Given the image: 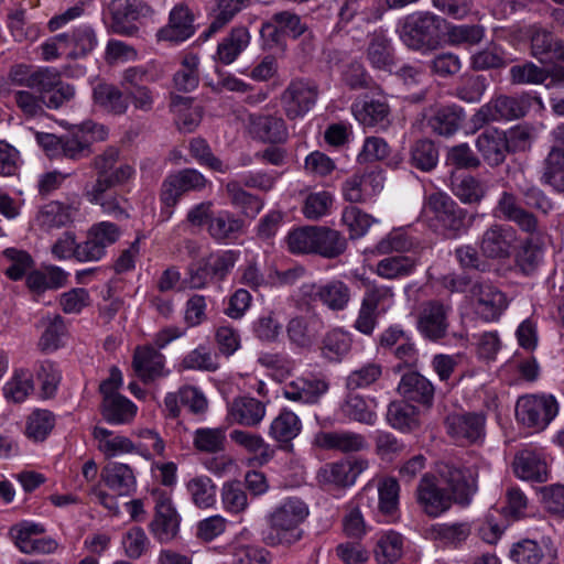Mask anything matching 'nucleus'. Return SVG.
I'll return each instance as SVG.
<instances>
[{"instance_id":"nucleus-53","label":"nucleus","mask_w":564,"mask_h":564,"mask_svg":"<svg viewBox=\"0 0 564 564\" xmlns=\"http://www.w3.org/2000/svg\"><path fill=\"white\" fill-rule=\"evenodd\" d=\"M301 431V421L292 411L283 410L272 421L269 434L281 443H289L295 438Z\"/></svg>"},{"instance_id":"nucleus-50","label":"nucleus","mask_w":564,"mask_h":564,"mask_svg":"<svg viewBox=\"0 0 564 564\" xmlns=\"http://www.w3.org/2000/svg\"><path fill=\"white\" fill-rule=\"evenodd\" d=\"M453 194L463 204H479L487 195L488 186L485 182L471 175H466L452 183Z\"/></svg>"},{"instance_id":"nucleus-40","label":"nucleus","mask_w":564,"mask_h":564,"mask_svg":"<svg viewBox=\"0 0 564 564\" xmlns=\"http://www.w3.org/2000/svg\"><path fill=\"white\" fill-rule=\"evenodd\" d=\"M248 1L249 0H217L209 12L212 21L204 32L205 37H210L224 29L235 15L246 7Z\"/></svg>"},{"instance_id":"nucleus-38","label":"nucleus","mask_w":564,"mask_h":564,"mask_svg":"<svg viewBox=\"0 0 564 564\" xmlns=\"http://www.w3.org/2000/svg\"><path fill=\"white\" fill-rule=\"evenodd\" d=\"M230 438L254 455L251 459L254 465H264L274 456V449L260 435L235 430L230 433Z\"/></svg>"},{"instance_id":"nucleus-28","label":"nucleus","mask_w":564,"mask_h":564,"mask_svg":"<svg viewBox=\"0 0 564 564\" xmlns=\"http://www.w3.org/2000/svg\"><path fill=\"white\" fill-rule=\"evenodd\" d=\"M262 31H271L270 37L274 42H279L282 35L299 39L308 32V26L296 13L280 11L274 13L270 21L263 24Z\"/></svg>"},{"instance_id":"nucleus-56","label":"nucleus","mask_w":564,"mask_h":564,"mask_svg":"<svg viewBox=\"0 0 564 564\" xmlns=\"http://www.w3.org/2000/svg\"><path fill=\"white\" fill-rule=\"evenodd\" d=\"M199 58L196 55H186L180 69L174 74V87L184 93L194 90L199 83Z\"/></svg>"},{"instance_id":"nucleus-26","label":"nucleus","mask_w":564,"mask_h":564,"mask_svg":"<svg viewBox=\"0 0 564 564\" xmlns=\"http://www.w3.org/2000/svg\"><path fill=\"white\" fill-rule=\"evenodd\" d=\"M530 40V53L541 63L552 62L558 58L564 43L551 31L533 25L528 30Z\"/></svg>"},{"instance_id":"nucleus-12","label":"nucleus","mask_w":564,"mask_h":564,"mask_svg":"<svg viewBox=\"0 0 564 564\" xmlns=\"http://www.w3.org/2000/svg\"><path fill=\"white\" fill-rule=\"evenodd\" d=\"M451 306L441 301L424 302L419 311L417 329L430 340H438L446 336Z\"/></svg>"},{"instance_id":"nucleus-48","label":"nucleus","mask_w":564,"mask_h":564,"mask_svg":"<svg viewBox=\"0 0 564 564\" xmlns=\"http://www.w3.org/2000/svg\"><path fill=\"white\" fill-rule=\"evenodd\" d=\"M541 183L558 193L564 192V152L550 149L543 162Z\"/></svg>"},{"instance_id":"nucleus-24","label":"nucleus","mask_w":564,"mask_h":564,"mask_svg":"<svg viewBox=\"0 0 564 564\" xmlns=\"http://www.w3.org/2000/svg\"><path fill=\"white\" fill-rule=\"evenodd\" d=\"M251 42V34L243 25L235 26L221 39L214 55L215 62L223 65H230L248 48Z\"/></svg>"},{"instance_id":"nucleus-16","label":"nucleus","mask_w":564,"mask_h":564,"mask_svg":"<svg viewBox=\"0 0 564 564\" xmlns=\"http://www.w3.org/2000/svg\"><path fill=\"white\" fill-rule=\"evenodd\" d=\"M470 293L477 314L485 321H496L507 308L506 295L491 284L475 283Z\"/></svg>"},{"instance_id":"nucleus-15","label":"nucleus","mask_w":564,"mask_h":564,"mask_svg":"<svg viewBox=\"0 0 564 564\" xmlns=\"http://www.w3.org/2000/svg\"><path fill=\"white\" fill-rule=\"evenodd\" d=\"M368 467L369 462L365 458L345 459L322 467L318 470L317 478L323 484L348 487L354 485L358 476Z\"/></svg>"},{"instance_id":"nucleus-51","label":"nucleus","mask_w":564,"mask_h":564,"mask_svg":"<svg viewBox=\"0 0 564 564\" xmlns=\"http://www.w3.org/2000/svg\"><path fill=\"white\" fill-rule=\"evenodd\" d=\"M44 323L45 329L39 339L37 347L42 352L50 354L63 346L67 328L61 315L47 317Z\"/></svg>"},{"instance_id":"nucleus-27","label":"nucleus","mask_w":564,"mask_h":564,"mask_svg":"<svg viewBox=\"0 0 564 564\" xmlns=\"http://www.w3.org/2000/svg\"><path fill=\"white\" fill-rule=\"evenodd\" d=\"M475 144L484 161L490 166H498L505 161L508 140L503 131L487 129L477 137Z\"/></svg>"},{"instance_id":"nucleus-33","label":"nucleus","mask_w":564,"mask_h":564,"mask_svg":"<svg viewBox=\"0 0 564 564\" xmlns=\"http://www.w3.org/2000/svg\"><path fill=\"white\" fill-rule=\"evenodd\" d=\"M264 415V403L249 397L236 398L228 409L229 419L245 426L258 425L263 420Z\"/></svg>"},{"instance_id":"nucleus-58","label":"nucleus","mask_w":564,"mask_h":564,"mask_svg":"<svg viewBox=\"0 0 564 564\" xmlns=\"http://www.w3.org/2000/svg\"><path fill=\"white\" fill-rule=\"evenodd\" d=\"M68 35V57L70 58L83 57L90 53L97 45L96 33L88 25H80Z\"/></svg>"},{"instance_id":"nucleus-42","label":"nucleus","mask_w":564,"mask_h":564,"mask_svg":"<svg viewBox=\"0 0 564 564\" xmlns=\"http://www.w3.org/2000/svg\"><path fill=\"white\" fill-rule=\"evenodd\" d=\"M355 118L366 127L382 126L388 123L389 106L383 100H361L352 105Z\"/></svg>"},{"instance_id":"nucleus-63","label":"nucleus","mask_w":564,"mask_h":564,"mask_svg":"<svg viewBox=\"0 0 564 564\" xmlns=\"http://www.w3.org/2000/svg\"><path fill=\"white\" fill-rule=\"evenodd\" d=\"M350 346L351 339L347 333L333 329L323 339L322 354L325 358L337 361L350 350Z\"/></svg>"},{"instance_id":"nucleus-35","label":"nucleus","mask_w":564,"mask_h":564,"mask_svg":"<svg viewBox=\"0 0 564 564\" xmlns=\"http://www.w3.org/2000/svg\"><path fill=\"white\" fill-rule=\"evenodd\" d=\"M346 238L337 230L314 226V253L326 259H334L345 252Z\"/></svg>"},{"instance_id":"nucleus-64","label":"nucleus","mask_w":564,"mask_h":564,"mask_svg":"<svg viewBox=\"0 0 564 564\" xmlns=\"http://www.w3.org/2000/svg\"><path fill=\"white\" fill-rule=\"evenodd\" d=\"M334 198L329 192L310 193L303 203L302 213L310 220H318L329 214Z\"/></svg>"},{"instance_id":"nucleus-44","label":"nucleus","mask_w":564,"mask_h":564,"mask_svg":"<svg viewBox=\"0 0 564 564\" xmlns=\"http://www.w3.org/2000/svg\"><path fill=\"white\" fill-rule=\"evenodd\" d=\"M102 415L111 424L129 423L137 413L133 402L121 394L109 395L102 401Z\"/></svg>"},{"instance_id":"nucleus-62","label":"nucleus","mask_w":564,"mask_h":564,"mask_svg":"<svg viewBox=\"0 0 564 564\" xmlns=\"http://www.w3.org/2000/svg\"><path fill=\"white\" fill-rule=\"evenodd\" d=\"M45 532L43 525L29 521H23L10 529V535L15 546L25 554L33 553L34 538Z\"/></svg>"},{"instance_id":"nucleus-14","label":"nucleus","mask_w":564,"mask_h":564,"mask_svg":"<svg viewBox=\"0 0 564 564\" xmlns=\"http://www.w3.org/2000/svg\"><path fill=\"white\" fill-rule=\"evenodd\" d=\"M416 499L422 511L433 518L449 510L453 503L451 496L437 485L435 477L430 475L421 478L416 488Z\"/></svg>"},{"instance_id":"nucleus-6","label":"nucleus","mask_w":564,"mask_h":564,"mask_svg":"<svg viewBox=\"0 0 564 564\" xmlns=\"http://www.w3.org/2000/svg\"><path fill=\"white\" fill-rule=\"evenodd\" d=\"M148 72L143 67H128L122 72L120 86L127 94L129 106L133 111L150 113L154 111L158 94L156 91L143 85Z\"/></svg>"},{"instance_id":"nucleus-47","label":"nucleus","mask_w":564,"mask_h":564,"mask_svg":"<svg viewBox=\"0 0 564 564\" xmlns=\"http://www.w3.org/2000/svg\"><path fill=\"white\" fill-rule=\"evenodd\" d=\"M93 434L95 440L98 442L99 451L108 457L135 451V446L130 438L122 435H116L113 432L105 427L96 426Z\"/></svg>"},{"instance_id":"nucleus-25","label":"nucleus","mask_w":564,"mask_h":564,"mask_svg":"<svg viewBox=\"0 0 564 564\" xmlns=\"http://www.w3.org/2000/svg\"><path fill=\"white\" fill-rule=\"evenodd\" d=\"M328 382L318 378H296L283 387V395L294 402L316 403L328 391Z\"/></svg>"},{"instance_id":"nucleus-45","label":"nucleus","mask_w":564,"mask_h":564,"mask_svg":"<svg viewBox=\"0 0 564 564\" xmlns=\"http://www.w3.org/2000/svg\"><path fill=\"white\" fill-rule=\"evenodd\" d=\"M387 420L393 429L402 432H411L420 426L419 410L405 401L391 402Z\"/></svg>"},{"instance_id":"nucleus-57","label":"nucleus","mask_w":564,"mask_h":564,"mask_svg":"<svg viewBox=\"0 0 564 564\" xmlns=\"http://www.w3.org/2000/svg\"><path fill=\"white\" fill-rule=\"evenodd\" d=\"M226 430L223 427L197 429L193 435L195 448L204 453H218L225 448Z\"/></svg>"},{"instance_id":"nucleus-49","label":"nucleus","mask_w":564,"mask_h":564,"mask_svg":"<svg viewBox=\"0 0 564 564\" xmlns=\"http://www.w3.org/2000/svg\"><path fill=\"white\" fill-rule=\"evenodd\" d=\"M34 390L33 375L29 369L20 368L3 387V395L14 403L23 402Z\"/></svg>"},{"instance_id":"nucleus-46","label":"nucleus","mask_w":564,"mask_h":564,"mask_svg":"<svg viewBox=\"0 0 564 564\" xmlns=\"http://www.w3.org/2000/svg\"><path fill=\"white\" fill-rule=\"evenodd\" d=\"M109 12L111 15L110 29L113 33L130 36L138 31V28L133 24L132 1L111 0Z\"/></svg>"},{"instance_id":"nucleus-32","label":"nucleus","mask_w":564,"mask_h":564,"mask_svg":"<svg viewBox=\"0 0 564 564\" xmlns=\"http://www.w3.org/2000/svg\"><path fill=\"white\" fill-rule=\"evenodd\" d=\"M194 15L185 4H177L170 13L169 25L160 31L163 40L183 42L194 34Z\"/></svg>"},{"instance_id":"nucleus-21","label":"nucleus","mask_w":564,"mask_h":564,"mask_svg":"<svg viewBox=\"0 0 564 564\" xmlns=\"http://www.w3.org/2000/svg\"><path fill=\"white\" fill-rule=\"evenodd\" d=\"M314 444L321 449L341 453L360 452L367 447L365 436L350 431H321L315 434Z\"/></svg>"},{"instance_id":"nucleus-52","label":"nucleus","mask_w":564,"mask_h":564,"mask_svg":"<svg viewBox=\"0 0 564 564\" xmlns=\"http://www.w3.org/2000/svg\"><path fill=\"white\" fill-rule=\"evenodd\" d=\"M186 490L193 503L198 508L206 509L216 502V486L208 476L200 475L191 478L186 484Z\"/></svg>"},{"instance_id":"nucleus-13","label":"nucleus","mask_w":564,"mask_h":564,"mask_svg":"<svg viewBox=\"0 0 564 564\" xmlns=\"http://www.w3.org/2000/svg\"><path fill=\"white\" fill-rule=\"evenodd\" d=\"M78 213L79 207L74 203L52 200L37 210L34 226L44 232H51L73 224Z\"/></svg>"},{"instance_id":"nucleus-43","label":"nucleus","mask_w":564,"mask_h":564,"mask_svg":"<svg viewBox=\"0 0 564 564\" xmlns=\"http://www.w3.org/2000/svg\"><path fill=\"white\" fill-rule=\"evenodd\" d=\"M465 113L463 108L458 106H445L438 108L429 119L431 129L444 137L454 134L460 127Z\"/></svg>"},{"instance_id":"nucleus-37","label":"nucleus","mask_w":564,"mask_h":564,"mask_svg":"<svg viewBox=\"0 0 564 564\" xmlns=\"http://www.w3.org/2000/svg\"><path fill=\"white\" fill-rule=\"evenodd\" d=\"M416 259L409 256H390L379 260L373 272L384 280H399L410 276L416 269Z\"/></svg>"},{"instance_id":"nucleus-23","label":"nucleus","mask_w":564,"mask_h":564,"mask_svg":"<svg viewBox=\"0 0 564 564\" xmlns=\"http://www.w3.org/2000/svg\"><path fill=\"white\" fill-rule=\"evenodd\" d=\"M178 403L186 406L193 414H203L208 408L205 394L193 386H184L177 392H170L165 395L164 405L169 415L173 419L180 415Z\"/></svg>"},{"instance_id":"nucleus-55","label":"nucleus","mask_w":564,"mask_h":564,"mask_svg":"<svg viewBox=\"0 0 564 564\" xmlns=\"http://www.w3.org/2000/svg\"><path fill=\"white\" fill-rule=\"evenodd\" d=\"M508 65L505 50L498 45H489L470 56L474 70L500 69Z\"/></svg>"},{"instance_id":"nucleus-17","label":"nucleus","mask_w":564,"mask_h":564,"mask_svg":"<svg viewBox=\"0 0 564 564\" xmlns=\"http://www.w3.org/2000/svg\"><path fill=\"white\" fill-rule=\"evenodd\" d=\"M494 215L517 224L521 230L530 234L538 229V220L534 215L524 209L519 197L511 192L503 191L500 194L494 208Z\"/></svg>"},{"instance_id":"nucleus-22","label":"nucleus","mask_w":564,"mask_h":564,"mask_svg":"<svg viewBox=\"0 0 564 564\" xmlns=\"http://www.w3.org/2000/svg\"><path fill=\"white\" fill-rule=\"evenodd\" d=\"M243 231V219L227 209L215 213L207 226L208 235L219 243L234 242Z\"/></svg>"},{"instance_id":"nucleus-10","label":"nucleus","mask_w":564,"mask_h":564,"mask_svg":"<svg viewBox=\"0 0 564 564\" xmlns=\"http://www.w3.org/2000/svg\"><path fill=\"white\" fill-rule=\"evenodd\" d=\"M300 292L304 299L319 301L333 312L346 310L351 300V290L341 280H330L319 285L315 283H304Z\"/></svg>"},{"instance_id":"nucleus-59","label":"nucleus","mask_w":564,"mask_h":564,"mask_svg":"<svg viewBox=\"0 0 564 564\" xmlns=\"http://www.w3.org/2000/svg\"><path fill=\"white\" fill-rule=\"evenodd\" d=\"M367 56L375 68L390 69L393 64L390 41L382 34H373L367 50Z\"/></svg>"},{"instance_id":"nucleus-29","label":"nucleus","mask_w":564,"mask_h":564,"mask_svg":"<svg viewBox=\"0 0 564 564\" xmlns=\"http://www.w3.org/2000/svg\"><path fill=\"white\" fill-rule=\"evenodd\" d=\"M164 356L151 346L138 347L133 356V369L143 382L153 381L166 375Z\"/></svg>"},{"instance_id":"nucleus-11","label":"nucleus","mask_w":564,"mask_h":564,"mask_svg":"<svg viewBox=\"0 0 564 564\" xmlns=\"http://www.w3.org/2000/svg\"><path fill=\"white\" fill-rule=\"evenodd\" d=\"M525 110L523 105L514 97L499 96L481 106L471 117L475 130L492 121L513 120L522 117Z\"/></svg>"},{"instance_id":"nucleus-4","label":"nucleus","mask_w":564,"mask_h":564,"mask_svg":"<svg viewBox=\"0 0 564 564\" xmlns=\"http://www.w3.org/2000/svg\"><path fill=\"white\" fill-rule=\"evenodd\" d=\"M558 404L553 395H523L516 404L517 420L534 431H543L557 415Z\"/></svg>"},{"instance_id":"nucleus-9","label":"nucleus","mask_w":564,"mask_h":564,"mask_svg":"<svg viewBox=\"0 0 564 564\" xmlns=\"http://www.w3.org/2000/svg\"><path fill=\"white\" fill-rule=\"evenodd\" d=\"M207 183V178L195 169H183L171 173L162 183L161 200L167 207H173L185 193L202 191Z\"/></svg>"},{"instance_id":"nucleus-61","label":"nucleus","mask_w":564,"mask_h":564,"mask_svg":"<svg viewBox=\"0 0 564 564\" xmlns=\"http://www.w3.org/2000/svg\"><path fill=\"white\" fill-rule=\"evenodd\" d=\"M509 74L511 83L516 85H541L549 78V70L532 62L513 65Z\"/></svg>"},{"instance_id":"nucleus-39","label":"nucleus","mask_w":564,"mask_h":564,"mask_svg":"<svg viewBox=\"0 0 564 564\" xmlns=\"http://www.w3.org/2000/svg\"><path fill=\"white\" fill-rule=\"evenodd\" d=\"M171 111L176 116L178 128L192 132L202 120V109L193 105V99L180 95H171Z\"/></svg>"},{"instance_id":"nucleus-8","label":"nucleus","mask_w":564,"mask_h":564,"mask_svg":"<svg viewBox=\"0 0 564 564\" xmlns=\"http://www.w3.org/2000/svg\"><path fill=\"white\" fill-rule=\"evenodd\" d=\"M441 478L452 492L453 502L466 506L477 491V469L474 466L458 467L443 464L438 468Z\"/></svg>"},{"instance_id":"nucleus-3","label":"nucleus","mask_w":564,"mask_h":564,"mask_svg":"<svg viewBox=\"0 0 564 564\" xmlns=\"http://www.w3.org/2000/svg\"><path fill=\"white\" fill-rule=\"evenodd\" d=\"M440 20L430 12H414L399 22L400 40L411 50L431 51L435 48Z\"/></svg>"},{"instance_id":"nucleus-18","label":"nucleus","mask_w":564,"mask_h":564,"mask_svg":"<svg viewBox=\"0 0 564 564\" xmlns=\"http://www.w3.org/2000/svg\"><path fill=\"white\" fill-rule=\"evenodd\" d=\"M248 129L253 139L264 143H284L289 137L284 119L274 115H250Z\"/></svg>"},{"instance_id":"nucleus-54","label":"nucleus","mask_w":564,"mask_h":564,"mask_svg":"<svg viewBox=\"0 0 564 564\" xmlns=\"http://www.w3.org/2000/svg\"><path fill=\"white\" fill-rule=\"evenodd\" d=\"M402 551V536L398 532L388 531L378 539L375 556L380 564H391L401 557Z\"/></svg>"},{"instance_id":"nucleus-34","label":"nucleus","mask_w":564,"mask_h":564,"mask_svg":"<svg viewBox=\"0 0 564 564\" xmlns=\"http://www.w3.org/2000/svg\"><path fill=\"white\" fill-rule=\"evenodd\" d=\"M106 486L119 496L131 495L137 486L131 467L121 463H109L101 473Z\"/></svg>"},{"instance_id":"nucleus-31","label":"nucleus","mask_w":564,"mask_h":564,"mask_svg":"<svg viewBox=\"0 0 564 564\" xmlns=\"http://www.w3.org/2000/svg\"><path fill=\"white\" fill-rule=\"evenodd\" d=\"M93 99L96 106L110 115L122 116L129 109L124 89L112 84L100 83L96 85L93 90Z\"/></svg>"},{"instance_id":"nucleus-2","label":"nucleus","mask_w":564,"mask_h":564,"mask_svg":"<svg viewBox=\"0 0 564 564\" xmlns=\"http://www.w3.org/2000/svg\"><path fill=\"white\" fill-rule=\"evenodd\" d=\"M422 215L448 238L460 236L469 226L467 210L444 192L425 196Z\"/></svg>"},{"instance_id":"nucleus-20","label":"nucleus","mask_w":564,"mask_h":564,"mask_svg":"<svg viewBox=\"0 0 564 564\" xmlns=\"http://www.w3.org/2000/svg\"><path fill=\"white\" fill-rule=\"evenodd\" d=\"M514 230L506 225H491L480 240L481 253L490 259L508 258L514 242Z\"/></svg>"},{"instance_id":"nucleus-1","label":"nucleus","mask_w":564,"mask_h":564,"mask_svg":"<svg viewBox=\"0 0 564 564\" xmlns=\"http://www.w3.org/2000/svg\"><path fill=\"white\" fill-rule=\"evenodd\" d=\"M308 516L307 506L299 498H288L268 516L269 545H292L300 541L303 530L300 528Z\"/></svg>"},{"instance_id":"nucleus-19","label":"nucleus","mask_w":564,"mask_h":564,"mask_svg":"<svg viewBox=\"0 0 564 564\" xmlns=\"http://www.w3.org/2000/svg\"><path fill=\"white\" fill-rule=\"evenodd\" d=\"M180 518L171 499L161 495L155 502V514L150 523L151 533L161 543H166L176 536Z\"/></svg>"},{"instance_id":"nucleus-60","label":"nucleus","mask_w":564,"mask_h":564,"mask_svg":"<svg viewBox=\"0 0 564 564\" xmlns=\"http://www.w3.org/2000/svg\"><path fill=\"white\" fill-rule=\"evenodd\" d=\"M188 149L191 155L198 164L218 173H227L229 171V166L213 153L206 140L194 138L189 141Z\"/></svg>"},{"instance_id":"nucleus-41","label":"nucleus","mask_w":564,"mask_h":564,"mask_svg":"<svg viewBox=\"0 0 564 564\" xmlns=\"http://www.w3.org/2000/svg\"><path fill=\"white\" fill-rule=\"evenodd\" d=\"M513 469L524 480L545 481L547 477L545 462L531 451H523L514 457Z\"/></svg>"},{"instance_id":"nucleus-5","label":"nucleus","mask_w":564,"mask_h":564,"mask_svg":"<svg viewBox=\"0 0 564 564\" xmlns=\"http://www.w3.org/2000/svg\"><path fill=\"white\" fill-rule=\"evenodd\" d=\"M318 95V86L314 82L303 78L291 80L281 94V105L286 118H303L314 108Z\"/></svg>"},{"instance_id":"nucleus-7","label":"nucleus","mask_w":564,"mask_h":564,"mask_svg":"<svg viewBox=\"0 0 564 564\" xmlns=\"http://www.w3.org/2000/svg\"><path fill=\"white\" fill-rule=\"evenodd\" d=\"M445 426L456 443L479 444L486 435V416L481 412L453 413L446 417Z\"/></svg>"},{"instance_id":"nucleus-36","label":"nucleus","mask_w":564,"mask_h":564,"mask_svg":"<svg viewBox=\"0 0 564 564\" xmlns=\"http://www.w3.org/2000/svg\"><path fill=\"white\" fill-rule=\"evenodd\" d=\"M225 192L230 204L239 209L245 217L254 218L263 208V200L247 192L242 184L236 180L227 182Z\"/></svg>"},{"instance_id":"nucleus-30","label":"nucleus","mask_w":564,"mask_h":564,"mask_svg":"<svg viewBox=\"0 0 564 564\" xmlns=\"http://www.w3.org/2000/svg\"><path fill=\"white\" fill-rule=\"evenodd\" d=\"M398 392L408 401L431 406L434 399V387L430 380L412 371L404 373L398 386Z\"/></svg>"}]
</instances>
